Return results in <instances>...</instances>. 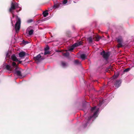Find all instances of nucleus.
Wrapping results in <instances>:
<instances>
[{"label":"nucleus","instance_id":"412c9836","mask_svg":"<svg viewBox=\"0 0 134 134\" xmlns=\"http://www.w3.org/2000/svg\"><path fill=\"white\" fill-rule=\"evenodd\" d=\"M34 31V30L32 29L29 32V35H32Z\"/></svg>","mask_w":134,"mask_h":134},{"label":"nucleus","instance_id":"a878e982","mask_svg":"<svg viewBox=\"0 0 134 134\" xmlns=\"http://www.w3.org/2000/svg\"><path fill=\"white\" fill-rule=\"evenodd\" d=\"M32 19H30L27 21V22L29 23H30L33 21Z\"/></svg>","mask_w":134,"mask_h":134},{"label":"nucleus","instance_id":"4be33fe9","mask_svg":"<svg viewBox=\"0 0 134 134\" xmlns=\"http://www.w3.org/2000/svg\"><path fill=\"white\" fill-rule=\"evenodd\" d=\"M59 7V5L57 4H54L53 6V8H58Z\"/></svg>","mask_w":134,"mask_h":134},{"label":"nucleus","instance_id":"f257e3e1","mask_svg":"<svg viewBox=\"0 0 134 134\" xmlns=\"http://www.w3.org/2000/svg\"><path fill=\"white\" fill-rule=\"evenodd\" d=\"M98 113V110H97L92 115L90 116H88L87 118H86V119L85 120V122L83 125V126L84 127H85L87 126L88 124L89 123V121L91 120L92 118H96L97 116Z\"/></svg>","mask_w":134,"mask_h":134},{"label":"nucleus","instance_id":"39448f33","mask_svg":"<svg viewBox=\"0 0 134 134\" xmlns=\"http://www.w3.org/2000/svg\"><path fill=\"white\" fill-rule=\"evenodd\" d=\"M118 44V47L120 48L123 46L122 43L123 41V39L121 36H119L118 37L116 38Z\"/></svg>","mask_w":134,"mask_h":134},{"label":"nucleus","instance_id":"f8f14e48","mask_svg":"<svg viewBox=\"0 0 134 134\" xmlns=\"http://www.w3.org/2000/svg\"><path fill=\"white\" fill-rule=\"evenodd\" d=\"M101 37L99 36L98 35H97L94 36L93 38L95 39V40L97 41H98L101 38Z\"/></svg>","mask_w":134,"mask_h":134},{"label":"nucleus","instance_id":"2eb2a0df","mask_svg":"<svg viewBox=\"0 0 134 134\" xmlns=\"http://www.w3.org/2000/svg\"><path fill=\"white\" fill-rule=\"evenodd\" d=\"M12 66L13 67H15L16 68L15 69L17 70L18 68H19L18 67V64H16V63L14 62H13L12 64Z\"/></svg>","mask_w":134,"mask_h":134},{"label":"nucleus","instance_id":"ddd939ff","mask_svg":"<svg viewBox=\"0 0 134 134\" xmlns=\"http://www.w3.org/2000/svg\"><path fill=\"white\" fill-rule=\"evenodd\" d=\"M15 73L18 76H22L21 71L19 70H16Z\"/></svg>","mask_w":134,"mask_h":134},{"label":"nucleus","instance_id":"6e6552de","mask_svg":"<svg viewBox=\"0 0 134 134\" xmlns=\"http://www.w3.org/2000/svg\"><path fill=\"white\" fill-rule=\"evenodd\" d=\"M113 68L112 66L110 65L108 66L106 69L105 71L106 72H110V71H113Z\"/></svg>","mask_w":134,"mask_h":134},{"label":"nucleus","instance_id":"20e7f679","mask_svg":"<svg viewBox=\"0 0 134 134\" xmlns=\"http://www.w3.org/2000/svg\"><path fill=\"white\" fill-rule=\"evenodd\" d=\"M100 54V55L102 56L103 58L106 60H107L108 59L110 56L109 52H105L104 51L101 52Z\"/></svg>","mask_w":134,"mask_h":134},{"label":"nucleus","instance_id":"c756f323","mask_svg":"<svg viewBox=\"0 0 134 134\" xmlns=\"http://www.w3.org/2000/svg\"><path fill=\"white\" fill-rule=\"evenodd\" d=\"M49 47L48 46L47 47H46L45 48L44 50L45 51H48V49H49Z\"/></svg>","mask_w":134,"mask_h":134},{"label":"nucleus","instance_id":"423d86ee","mask_svg":"<svg viewBox=\"0 0 134 134\" xmlns=\"http://www.w3.org/2000/svg\"><path fill=\"white\" fill-rule=\"evenodd\" d=\"M34 59L35 61L37 60L39 62H41L42 60L43 59V58L41 57V56L40 54H39L37 55L36 57H34Z\"/></svg>","mask_w":134,"mask_h":134},{"label":"nucleus","instance_id":"9b49d317","mask_svg":"<svg viewBox=\"0 0 134 134\" xmlns=\"http://www.w3.org/2000/svg\"><path fill=\"white\" fill-rule=\"evenodd\" d=\"M11 58L13 61H18V60L14 54H13L11 56Z\"/></svg>","mask_w":134,"mask_h":134},{"label":"nucleus","instance_id":"7c9ffc66","mask_svg":"<svg viewBox=\"0 0 134 134\" xmlns=\"http://www.w3.org/2000/svg\"><path fill=\"white\" fill-rule=\"evenodd\" d=\"M78 43V44H79V46L80 45L82 44V42L81 41L79 42Z\"/></svg>","mask_w":134,"mask_h":134},{"label":"nucleus","instance_id":"1a4fd4ad","mask_svg":"<svg viewBox=\"0 0 134 134\" xmlns=\"http://www.w3.org/2000/svg\"><path fill=\"white\" fill-rule=\"evenodd\" d=\"M26 54V53L24 52H21L19 53V57L21 58H22L25 56Z\"/></svg>","mask_w":134,"mask_h":134},{"label":"nucleus","instance_id":"c85d7f7f","mask_svg":"<svg viewBox=\"0 0 134 134\" xmlns=\"http://www.w3.org/2000/svg\"><path fill=\"white\" fill-rule=\"evenodd\" d=\"M96 108V107L92 108L91 109V111H92V112L93 111H94L95 110Z\"/></svg>","mask_w":134,"mask_h":134},{"label":"nucleus","instance_id":"f704fd0d","mask_svg":"<svg viewBox=\"0 0 134 134\" xmlns=\"http://www.w3.org/2000/svg\"><path fill=\"white\" fill-rule=\"evenodd\" d=\"M23 42H25V41L24 40H23Z\"/></svg>","mask_w":134,"mask_h":134},{"label":"nucleus","instance_id":"5701e85b","mask_svg":"<svg viewBox=\"0 0 134 134\" xmlns=\"http://www.w3.org/2000/svg\"><path fill=\"white\" fill-rule=\"evenodd\" d=\"M75 48L76 47H78L79 46L78 43H76L72 45Z\"/></svg>","mask_w":134,"mask_h":134},{"label":"nucleus","instance_id":"72a5a7b5","mask_svg":"<svg viewBox=\"0 0 134 134\" xmlns=\"http://www.w3.org/2000/svg\"><path fill=\"white\" fill-rule=\"evenodd\" d=\"M16 12H18V11H17V10H16Z\"/></svg>","mask_w":134,"mask_h":134},{"label":"nucleus","instance_id":"aec40b11","mask_svg":"<svg viewBox=\"0 0 134 134\" xmlns=\"http://www.w3.org/2000/svg\"><path fill=\"white\" fill-rule=\"evenodd\" d=\"M63 55L64 56L68 57L69 56V52H66V53H63Z\"/></svg>","mask_w":134,"mask_h":134},{"label":"nucleus","instance_id":"c9c22d12","mask_svg":"<svg viewBox=\"0 0 134 134\" xmlns=\"http://www.w3.org/2000/svg\"><path fill=\"white\" fill-rule=\"evenodd\" d=\"M12 24L13 25V22H12Z\"/></svg>","mask_w":134,"mask_h":134},{"label":"nucleus","instance_id":"393cba45","mask_svg":"<svg viewBox=\"0 0 134 134\" xmlns=\"http://www.w3.org/2000/svg\"><path fill=\"white\" fill-rule=\"evenodd\" d=\"M45 52L44 53V54L45 55L48 54L49 53V52L47 51H45Z\"/></svg>","mask_w":134,"mask_h":134},{"label":"nucleus","instance_id":"cd10ccee","mask_svg":"<svg viewBox=\"0 0 134 134\" xmlns=\"http://www.w3.org/2000/svg\"><path fill=\"white\" fill-rule=\"evenodd\" d=\"M68 2L67 0H64L63 2V3L64 4H65L66 3H67Z\"/></svg>","mask_w":134,"mask_h":134},{"label":"nucleus","instance_id":"a211bd4d","mask_svg":"<svg viewBox=\"0 0 134 134\" xmlns=\"http://www.w3.org/2000/svg\"><path fill=\"white\" fill-rule=\"evenodd\" d=\"M48 12V10H46V11H44L43 13V14L44 17H45L48 15L49 13Z\"/></svg>","mask_w":134,"mask_h":134},{"label":"nucleus","instance_id":"6ab92c4d","mask_svg":"<svg viewBox=\"0 0 134 134\" xmlns=\"http://www.w3.org/2000/svg\"><path fill=\"white\" fill-rule=\"evenodd\" d=\"M74 63L76 65H80L81 64V62H80L79 60H75L74 61Z\"/></svg>","mask_w":134,"mask_h":134},{"label":"nucleus","instance_id":"f3484780","mask_svg":"<svg viewBox=\"0 0 134 134\" xmlns=\"http://www.w3.org/2000/svg\"><path fill=\"white\" fill-rule=\"evenodd\" d=\"M86 54H82L80 55V57L82 60H85L86 58Z\"/></svg>","mask_w":134,"mask_h":134},{"label":"nucleus","instance_id":"4468645a","mask_svg":"<svg viewBox=\"0 0 134 134\" xmlns=\"http://www.w3.org/2000/svg\"><path fill=\"white\" fill-rule=\"evenodd\" d=\"M5 68L7 70L9 71L12 70L13 69V68L12 67L8 65H6Z\"/></svg>","mask_w":134,"mask_h":134},{"label":"nucleus","instance_id":"7ed1b4c3","mask_svg":"<svg viewBox=\"0 0 134 134\" xmlns=\"http://www.w3.org/2000/svg\"><path fill=\"white\" fill-rule=\"evenodd\" d=\"M18 4L17 3L15 2L14 3L12 2L11 7L9 10V12H13L14 10L18 8Z\"/></svg>","mask_w":134,"mask_h":134},{"label":"nucleus","instance_id":"bb28decb","mask_svg":"<svg viewBox=\"0 0 134 134\" xmlns=\"http://www.w3.org/2000/svg\"><path fill=\"white\" fill-rule=\"evenodd\" d=\"M74 47L73 46V45L69 49V50L70 51H71L72 50H73L74 48Z\"/></svg>","mask_w":134,"mask_h":134},{"label":"nucleus","instance_id":"dca6fc26","mask_svg":"<svg viewBox=\"0 0 134 134\" xmlns=\"http://www.w3.org/2000/svg\"><path fill=\"white\" fill-rule=\"evenodd\" d=\"M87 40L90 43H91L93 42L92 37V36L90 37L87 38Z\"/></svg>","mask_w":134,"mask_h":134},{"label":"nucleus","instance_id":"473e14b6","mask_svg":"<svg viewBox=\"0 0 134 134\" xmlns=\"http://www.w3.org/2000/svg\"><path fill=\"white\" fill-rule=\"evenodd\" d=\"M18 65L19 64H21V62H22V61H19L18 60Z\"/></svg>","mask_w":134,"mask_h":134},{"label":"nucleus","instance_id":"f03ea898","mask_svg":"<svg viewBox=\"0 0 134 134\" xmlns=\"http://www.w3.org/2000/svg\"><path fill=\"white\" fill-rule=\"evenodd\" d=\"M16 22L15 25V28L16 32L18 33L19 32L20 28V25L21 21L20 18L18 16H16Z\"/></svg>","mask_w":134,"mask_h":134},{"label":"nucleus","instance_id":"b1692460","mask_svg":"<svg viewBox=\"0 0 134 134\" xmlns=\"http://www.w3.org/2000/svg\"><path fill=\"white\" fill-rule=\"evenodd\" d=\"M130 70V68H128L125 69L124 71V72H127L128 71H129Z\"/></svg>","mask_w":134,"mask_h":134},{"label":"nucleus","instance_id":"9d476101","mask_svg":"<svg viewBox=\"0 0 134 134\" xmlns=\"http://www.w3.org/2000/svg\"><path fill=\"white\" fill-rule=\"evenodd\" d=\"M61 64L63 68H65L68 66L67 63L65 62L62 61Z\"/></svg>","mask_w":134,"mask_h":134},{"label":"nucleus","instance_id":"2f4dec72","mask_svg":"<svg viewBox=\"0 0 134 134\" xmlns=\"http://www.w3.org/2000/svg\"><path fill=\"white\" fill-rule=\"evenodd\" d=\"M13 12H11L12 14V17L13 18H14L15 16V15L13 13Z\"/></svg>","mask_w":134,"mask_h":134},{"label":"nucleus","instance_id":"0eeeda50","mask_svg":"<svg viewBox=\"0 0 134 134\" xmlns=\"http://www.w3.org/2000/svg\"><path fill=\"white\" fill-rule=\"evenodd\" d=\"M121 83V81L119 80H117L116 81L115 86L117 88H118L120 86Z\"/></svg>","mask_w":134,"mask_h":134}]
</instances>
